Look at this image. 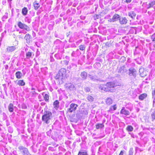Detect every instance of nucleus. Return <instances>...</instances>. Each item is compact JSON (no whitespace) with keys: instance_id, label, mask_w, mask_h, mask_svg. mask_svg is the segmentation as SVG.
<instances>
[{"instance_id":"obj_8","label":"nucleus","mask_w":155,"mask_h":155,"mask_svg":"<svg viewBox=\"0 0 155 155\" xmlns=\"http://www.w3.org/2000/svg\"><path fill=\"white\" fill-rule=\"evenodd\" d=\"M139 74L141 77H144L147 74V71L144 70L143 68H140L139 70Z\"/></svg>"},{"instance_id":"obj_19","label":"nucleus","mask_w":155,"mask_h":155,"mask_svg":"<svg viewBox=\"0 0 155 155\" xmlns=\"http://www.w3.org/2000/svg\"><path fill=\"white\" fill-rule=\"evenodd\" d=\"M16 49L15 46L8 47L7 48L8 52H11L14 51Z\"/></svg>"},{"instance_id":"obj_55","label":"nucleus","mask_w":155,"mask_h":155,"mask_svg":"<svg viewBox=\"0 0 155 155\" xmlns=\"http://www.w3.org/2000/svg\"><path fill=\"white\" fill-rule=\"evenodd\" d=\"M2 112V110H1V109L0 108V113H1Z\"/></svg>"},{"instance_id":"obj_25","label":"nucleus","mask_w":155,"mask_h":155,"mask_svg":"<svg viewBox=\"0 0 155 155\" xmlns=\"http://www.w3.org/2000/svg\"><path fill=\"white\" fill-rule=\"evenodd\" d=\"M89 78L92 81H96L98 80V78L97 77L96 75L92 76L91 75H89Z\"/></svg>"},{"instance_id":"obj_16","label":"nucleus","mask_w":155,"mask_h":155,"mask_svg":"<svg viewBox=\"0 0 155 155\" xmlns=\"http://www.w3.org/2000/svg\"><path fill=\"white\" fill-rule=\"evenodd\" d=\"M28 12V10L27 8L26 7H24L22 9L21 11V13L22 14L24 15H26Z\"/></svg>"},{"instance_id":"obj_28","label":"nucleus","mask_w":155,"mask_h":155,"mask_svg":"<svg viewBox=\"0 0 155 155\" xmlns=\"http://www.w3.org/2000/svg\"><path fill=\"white\" fill-rule=\"evenodd\" d=\"M128 15L133 19H134L136 15V14L133 12H131L128 14Z\"/></svg>"},{"instance_id":"obj_34","label":"nucleus","mask_w":155,"mask_h":155,"mask_svg":"<svg viewBox=\"0 0 155 155\" xmlns=\"http://www.w3.org/2000/svg\"><path fill=\"white\" fill-rule=\"evenodd\" d=\"M87 99L90 101H93L94 98L92 97L89 95L87 97Z\"/></svg>"},{"instance_id":"obj_21","label":"nucleus","mask_w":155,"mask_h":155,"mask_svg":"<svg viewBox=\"0 0 155 155\" xmlns=\"http://www.w3.org/2000/svg\"><path fill=\"white\" fill-rule=\"evenodd\" d=\"M42 95L43 96L44 99L45 101L46 102L48 101L49 99V96L48 94H45V93H43Z\"/></svg>"},{"instance_id":"obj_14","label":"nucleus","mask_w":155,"mask_h":155,"mask_svg":"<svg viewBox=\"0 0 155 155\" xmlns=\"http://www.w3.org/2000/svg\"><path fill=\"white\" fill-rule=\"evenodd\" d=\"M147 97V94L146 93H143L139 96V98L140 100L142 101L146 98Z\"/></svg>"},{"instance_id":"obj_30","label":"nucleus","mask_w":155,"mask_h":155,"mask_svg":"<svg viewBox=\"0 0 155 155\" xmlns=\"http://www.w3.org/2000/svg\"><path fill=\"white\" fill-rule=\"evenodd\" d=\"M106 103L108 105H110L112 103V99L110 98H107L106 100Z\"/></svg>"},{"instance_id":"obj_1","label":"nucleus","mask_w":155,"mask_h":155,"mask_svg":"<svg viewBox=\"0 0 155 155\" xmlns=\"http://www.w3.org/2000/svg\"><path fill=\"white\" fill-rule=\"evenodd\" d=\"M52 117V113L48 111H46L44 112V114L42 117V120L43 121L47 124L50 123V120Z\"/></svg>"},{"instance_id":"obj_41","label":"nucleus","mask_w":155,"mask_h":155,"mask_svg":"<svg viewBox=\"0 0 155 155\" xmlns=\"http://www.w3.org/2000/svg\"><path fill=\"white\" fill-rule=\"evenodd\" d=\"M85 91L87 92H89L90 91V89L89 87H86L85 88Z\"/></svg>"},{"instance_id":"obj_4","label":"nucleus","mask_w":155,"mask_h":155,"mask_svg":"<svg viewBox=\"0 0 155 155\" xmlns=\"http://www.w3.org/2000/svg\"><path fill=\"white\" fill-rule=\"evenodd\" d=\"M110 83H107L106 84H101L99 86V89L101 90H103L105 91H109V87L108 86L109 85H112Z\"/></svg>"},{"instance_id":"obj_42","label":"nucleus","mask_w":155,"mask_h":155,"mask_svg":"<svg viewBox=\"0 0 155 155\" xmlns=\"http://www.w3.org/2000/svg\"><path fill=\"white\" fill-rule=\"evenodd\" d=\"M152 93L153 96L155 97V89L152 91Z\"/></svg>"},{"instance_id":"obj_47","label":"nucleus","mask_w":155,"mask_h":155,"mask_svg":"<svg viewBox=\"0 0 155 155\" xmlns=\"http://www.w3.org/2000/svg\"><path fill=\"white\" fill-rule=\"evenodd\" d=\"M64 63H65V64H68V61H64Z\"/></svg>"},{"instance_id":"obj_23","label":"nucleus","mask_w":155,"mask_h":155,"mask_svg":"<svg viewBox=\"0 0 155 155\" xmlns=\"http://www.w3.org/2000/svg\"><path fill=\"white\" fill-rule=\"evenodd\" d=\"M155 5V0L151 1L148 5L147 8H149L153 7L154 5Z\"/></svg>"},{"instance_id":"obj_40","label":"nucleus","mask_w":155,"mask_h":155,"mask_svg":"<svg viewBox=\"0 0 155 155\" xmlns=\"http://www.w3.org/2000/svg\"><path fill=\"white\" fill-rule=\"evenodd\" d=\"M94 67L96 68L97 66L99 67L101 66V64L100 63H96L94 65Z\"/></svg>"},{"instance_id":"obj_10","label":"nucleus","mask_w":155,"mask_h":155,"mask_svg":"<svg viewBox=\"0 0 155 155\" xmlns=\"http://www.w3.org/2000/svg\"><path fill=\"white\" fill-rule=\"evenodd\" d=\"M58 73L64 78V77L65 76L66 74V70L64 68H62L59 70Z\"/></svg>"},{"instance_id":"obj_35","label":"nucleus","mask_w":155,"mask_h":155,"mask_svg":"<svg viewBox=\"0 0 155 155\" xmlns=\"http://www.w3.org/2000/svg\"><path fill=\"white\" fill-rule=\"evenodd\" d=\"M151 38L152 41H154L155 43V33H154L152 35ZM154 46L155 47V43L154 45Z\"/></svg>"},{"instance_id":"obj_13","label":"nucleus","mask_w":155,"mask_h":155,"mask_svg":"<svg viewBox=\"0 0 155 155\" xmlns=\"http://www.w3.org/2000/svg\"><path fill=\"white\" fill-rule=\"evenodd\" d=\"M15 75L16 78L17 79H21L23 76L22 73L19 71L16 72L15 74Z\"/></svg>"},{"instance_id":"obj_9","label":"nucleus","mask_w":155,"mask_h":155,"mask_svg":"<svg viewBox=\"0 0 155 155\" xmlns=\"http://www.w3.org/2000/svg\"><path fill=\"white\" fill-rule=\"evenodd\" d=\"M65 86L66 88L70 91H74L76 89V88L74 85L70 83L66 84L65 85Z\"/></svg>"},{"instance_id":"obj_45","label":"nucleus","mask_w":155,"mask_h":155,"mask_svg":"<svg viewBox=\"0 0 155 155\" xmlns=\"http://www.w3.org/2000/svg\"><path fill=\"white\" fill-rule=\"evenodd\" d=\"M8 3H9V5L10 6L11 4V1L12 0H7Z\"/></svg>"},{"instance_id":"obj_38","label":"nucleus","mask_w":155,"mask_h":155,"mask_svg":"<svg viewBox=\"0 0 155 155\" xmlns=\"http://www.w3.org/2000/svg\"><path fill=\"white\" fill-rule=\"evenodd\" d=\"M133 149L132 148H130L129 151V155H133Z\"/></svg>"},{"instance_id":"obj_54","label":"nucleus","mask_w":155,"mask_h":155,"mask_svg":"<svg viewBox=\"0 0 155 155\" xmlns=\"http://www.w3.org/2000/svg\"><path fill=\"white\" fill-rule=\"evenodd\" d=\"M65 58H68V56H65Z\"/></svg>"},{"instance_id":"obj_57","label":"nucleus","mask_w":155,"mask_h":155,"mask_svg":"<svg viewBox=\"0 0 155 155\" xmlns=\"http://www.w3.org/2000/svg\"><path fill=\"white\" fill-rule=\"evenodd\" d=\"M30 155H31L30 154Z\"/></svg>"},{"instance_id":"obj_37","label":"nucleus","mask_w":155,"mask_h":155,"mask_svg":"<svg viewBox=\"0 0 155 155\" xmlns=\"http://www.w3.org/2000/svg\"><path fill=\"white\" fill-rule=\"evenodd\" d=\"M31 53L30 52H28L26 54V56L27 58H30L31 56Z\"/></svg>"},{"instance_id":"obj_12","label":"nucleus","mask_w":155,"mask_h":155,"mask_svg":"<svg viewBox=\"0 0 155 155\" xmlns=\"http://www.w3.org/2000/svg\"><path fill=\"white\" fill-rule=\"evenodd\" d=\"M17 81H18L17 83V84L19 86H24L25 85V83L23 80H17Z\"/></svg>"},{"instance_id":"obj_26","label":"nucleus","mask_w":155,"mask_h":155,"mask_svg":"<svg viewBox=\"0 0 155 155\" xmlns=\"http://www.w3.org/2000/svg\"><path fill=\"white\" fill-rule=\"evenodd\" d=\"M119 17L120 16L119 15L117 14H115L113 17L112 18V21H116L118 20Z\"/></svg>"},{"instance_id":"obj_5","label":"nucleus","mask_w":155,"mask_h":155,"mask_svg":"<svg viewBox=\"0 0 155 155\" xmlns=\"http://www.w3.org/2000/svg\"><path fill=\"white\" fill-rule=\"evenodd\" d=\"M78 105L74 103L71 104L70 105V108L68 109V111L70 112H72L73 111L75 110Z\"/></svg>"},{"instance_id":"obj_51","label":"nucleus","mask_w":155,"mask_h":155,"mask_svg":"<svg viewBox=\"0 0 155 155\" xmlns=\"http://www.w3.org/2000/svg\"><path fill=\"white\" fill-rule=\"evenodd\" d=\"M21 32H23V33L24 34H25L26 33V31H20L19 32V33H21Z\"/></svg>"},{"instance_id":"obj_7","label":"nucleus","mask_w":155,"mask_h":155,"mask_svg":"<svg viewBox=\"0 0 155 155\" xmlns=\"http://www.w3.org/2000/svg\"><path fill=\"white\" fill-rule=\"evenodd\" d=\"M24 39L26 40V43L28 44L32 42V37L29 34H27L25 35L24 37Z\"/></svg>"},{"instance_id":"obj_2","label":"nucleus","mask_w":155,"mask_h":155,"mask_svg":"<svg viewBox=\"0 0 155 155\" xmlns=\"http://www.w3.org/2000/svg\"><path fill=\"white\" fill-rule=\"evenodd\" d=\"M18 149L23 155H30L28 149L22 146H19Z\"/></svg>"},{"instance_id":"obj_36","label":"nucleus","mask_w":155,"mask_h":155,"mask_svg":"<svg viewBox=\"0 0 155 155\" xmlns=\"http://www.w3.org/2000/svg\"><path fill=\"white\" fill-rule=\"evenodd\" d=\"M127 130L128 131H132L133 130V127L131 126H128L127 127Z\"/></svg>"},{"instance_id":"obj_20","label":"nucleus","mask_w":155,"mask_h":155,"mask_svg":"<svg viewBox=\"0 0 155 155\" xmlns=\"http://www.w3.org/2000/svg\"><path fill=\"white\" fill-rule=\"evenodd\" d=\"M80 75L83 79L85 80L87 78V73L86 72L83 71L81 73Z\"/></svg>"},{"instance_id":"obj_46","label":"nucleus","mask_w":155,"mask_h":155,"mask_svg":"<svg viewBox=\"0 0 155 155\" xmlns=\"http://www.w3.org/2000/svg\"><path fill=\"white\" fill-rule=\"evenodd\" d=\"M75 52L74 51H73L71 54V56L73 57H74L75 56Z\"/></svg>"},{"instance_id":"obj_17","label":"nucleus","mask_w":155,"mask_h":155,"mask_svg":"<svg viewBox=\"0 0 155 155\" xmlns=\"http://www.w3.org/2000/svg\"><path fill=\"white\" fill-rule=\"evenodd\" d=\"M33 5L34 7L35 10H37L40 7V5L37 2H35L33 3Z\"/></svg>"},{"instance_id":"obj_50","label":"nucleus","mask_w":155,"mask_h":155,"mask_svg":"<svg viewBox=\"0 0 155 155\" xmlns=\"http://www.w3.org/2000/svg\"><path fill=\"white\" fill-rule=\"evenodd\" d=\"M32 35L33 36H35V33L34 32V31H33Z\"/></svg>"},{"instance_id":"obj_49","label":"nucleus","mask_w":155,"mask_h":155,"mask_svg":"<svg viewBox=\"0 0 155 155\" xmlns=\"http://www.w3.org/2000/svg\"><path fill=\"white\" fill-rule=\"evenodd\" d=\"M131 1V0H126V2L127 3L130 2Z\"/></svg>"},{"instance_id":"obj_18","label":"nucleus","mask_w":155,"mask_h":155,"mask_svg":"<svg viewBox=\"0 0 155 155\" xmlns=\"http://www.w3.org/2000/svg\"><path fill=\"white\" fill-rule=\"evenodd\" d=\"M108 83H110L112 85H109L108 86L109 87V91H110L111 90H112V89L114 88L116 86V85H115V84L114 82H108Z\"/></svg>"},{"instance_id":"obj_6","label":"nucleus","mask_w":155,"mask_h":155,"mask_svg":"<svg viewBox=\"0 0 155 155\" xmlns=\"http://www.w3.org/2000/svg\"><path fill=\"white\" fill-rule=\"evenodd\" d=\"M128 74L130 76H133L135 77L136 75V70L134 67L130 68L128 72Z\"/></svg>"},{"instance_id":"obj_53","label":"nucleus","mask_w":155,"mask_h":155,"mask_svg":"<svg viewBox=\"0 0 155 155\" xmlns=\"http://www.w3.org/2000/svg\"><path fill=\"white\" fill-rule=\"evenodd\" d=\"M28 22L29 23H30V22H31V20H29V19H28Z\"/></svg>"},{"instance_id":"obj_27","label":"nucleus","mask_w":155,"mask_h":155,"mask_svg":"<svg viewBox=\"0 0 155 155\" xmlns=\"http://www.w3.org/2000/svg\"><path fill=\"white\" fill-rule=\"evenodd\" d=\"M14 106L12 104L10 103L9 104L8 106V109L9 111L10 112H13L14 110L13 108Z\"/></svg>"},{"instance_id":"obj_11","label":"nucleus","mask_w":155,"mask_h":155,"mask_svg":"<svg viewBox=\"0 0 155 155\" xmlns=\"http://www.w3.org/2000/svg\"><path fill=\"white\" fill-rule=\"evenodd\" d=\"M120 113L121 114H124L126 115H128L129 114V111L124 107L121 110Z\"/></svg>"},{"instance_id":"obj_29","label":"nucleus","mask_w":155,"mask_h":155,"mask_svg":"<svg viewBox=\"0 0 155 155\" xmlns=\"http://www.w3.org/2000/svg\"><path fill=\"white\" fill-rule=\"evenodd\" d=\"M104 126V125L103 124H97L96 125V128L98 129L103 127Z\"/></svg>"},{"instance_id":"obj_52","label":"nucleus","mask_w":155,"mask_h":155,"mask_svg":"<svg viewBox=\"0 0 155 155\" xmlns=\"http://www.w3.org/2000/svg\"><path fill=\"white\" fill-rule=\"evenodd\" d=\"M22 108H23V109H25V108H26L27 107H25L23 108V105H22Z\"/></svg>"},{"instance_id":"obj_44","label":"nucleus","mask_w":155,"mask_h":155,"mask_svg":"<svg viewBox=\"0 0 155 155\" xmlns=\"http://www.w3.org/2000/svg\"><path fill=\"white\" fill-rule=\"evenodd\" d=\"M47 133V135L49 136H50L51 135V130H50L49 131H48Z\"/></svg>"},{"instance_id":"obj_43","label":"nucleus","mask_w":155,"mask_h":155,"mask_svg":"<svg viewBox=\"0 0 155 155\" xmlns=\"http://www.w3.org/2000/svg\"><path fill=\"white\" fill-rule=\"evenodd\" d=\"M6 0H3L2 2V4L3 5H6Z\"/></svg>"},{"instance_id":"obj_15","label":"nucleus","mask_w":155,"mask_h":155,"mask_svg":"<svg viewBox=\"0 0 155 155\" xmlns=\"http://www.w3.org/2000/svg\"><path fill=\"white\" fill-rule=\"evenodd\" d=\"M119 20L121 24H126L127 21V20L125 18H120Z\"/></svg>"},{"instance_id":"obj_33","label":"nucleus","mask_w":155,"mask_h":155,"mask_svg":"<svg viewBox=\"0 0 155 155\" xmlns=\"http://www.w3.org/2000/svg\"><path fill=\"white\" fill-rule=\"evenodd\" d=\"M79 49L81 51L85 50V46L83 45H81L79 46Z\"/></svg>"},{"instance_id":"obj_32","label":"nucleus","mask_w":155,"mask_h":155,"mask_svg":"<svg viewBox=\"0 0 155 155\" xmlns=\"http://www.w3.org/2000/svg\"><path fill=\"white\" fill-rule=\"evenodd\" d=\"M117 107L116 105H114L113 106H111L109 110H108L109 111H111V110H115L116 109Z\"/></svg>"},{"instance_id":"obj_48","label":"nucleus","mask_w":155,"mask_h":155,"mask_svg":"<svg viewBox=\"0 0 155 155\" xmlns=\"http://www.w3.org/2000/svg\"><path fill=\"white\" fill-rule=\"evenodd\" d=\"M119 155H123V152L122 151H121L119 154Z\"/></svg>"},{"instance_id":"obj_56","label":"nucleus","mask_w":155,"mask_h":155,"mask_svg":"<svg viewBox=\"0 0 155 155\" xmlns=\"http://www.w3.org/2000/svg\"><path fill=\"white\" fill-rule=\"evenodd\" d=\"M32 89V90H35V89H34V88H32V89Z\"/></svg>"},{"instance_id":"obj_3","label":"nucleus","mask_w":155,"mask_h":155,"mask_svg":"<svg viewBox=\"0 0 155 155\" xmlns=\"http://www.w3.org/2000/svg\"><path fill=\"white\" fill-rule=\"evenodd\" d=\"M18 26L21 29L29 31L30 30L29 27L27 25L22 23L21 22L19 21L18 23Z\"/></svg>"},{"instance_id":"obj_24","label":"nucleus","mask_w":155,"mask_h":155,"mask_svg":"<svg viewBox=\"0 0 155 155\" xmlns=\"http://www.w3.org/2000/svg\"><path fill=\"white\" fill-rule=\"evenodd\" d=\"M55 79L57 80H62L63 79V78L62 77L61 75H60V73H58V74L56 75L55 77Z\"/></svg>"},{"instance_id":"obj_22","label":"nucleus","mask_w":155,"mask_h":155,"mask_svg":"<svg viewBox=\"0 0 155 155\" xmlns=\"http://www.w3.org/2000/svg\"><path fill=\"white\" fill-rule=\"evenodd\" d=\"M59 102L57 101L56 100L55 101L53 104L54 107L57 110L59 107Z\"/></svg>"},{"instance_id":"obj_31","label":"nucleus","mask_w":155,"mask_h":155,"mask_svg":"<svg viewBox=\"0 0 155 155\" xmlns=\"http://www.w3.org/2000/svg\"><path fill=\"white\" fill-rule=\"evenodd\" d=\"M78 155H87V154L85 151L82 150L79 152Z\"/></svg>"},{"instance_id":"obj_39","label":"nucleus","mask_w":155,"mask_h":155,"mask_svg":"<svg viewBox=\"0 0 155 155\" xmlns=\"http://www.w3.org/2000/svg\"><path fill=\"white\" fill-rule=\"evenodd\" d=\"M151 116L152 120H155V111L151 114Z\"/></svg>"}]
</instances>
